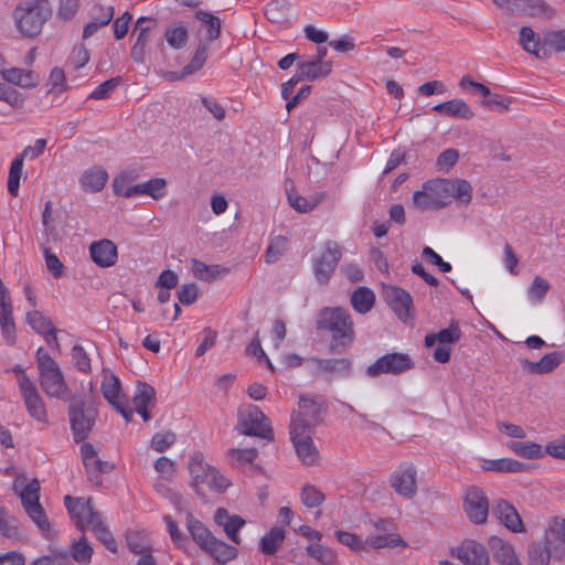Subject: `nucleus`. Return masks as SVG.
Listing matches in <instances>:
<instances>
[{
    "instance_id": "nucleus-1",
    "label": "nucleus",
    "mask_w": 565,
    "mask_h": 565,
    "mask_svg": "<svg viewBox=\"0 0 565 565\" xmlns=\"http://www.w3.org/2000/svg\"><path fill=\"white\" fill-rule=\"evenodd\" d=\"M64 502L68 513L72 519L75 520L76 526L79 530L84 531L86 527H89L95 533L96 539L107 550L113 553L117 552L116 540L104 524L100 514L93 510L90 499L85 500L83 498L66 495Z\"/></svg>"
},
{
    "instance_id": "nucleus-2",
    "label": "nucleus",
    "mask_w": 565,
    "mask_h": 565,
    "mask_svg": "<svg viewBox=\"0 0 565 565\" xmlns=\"http://www.w3.org/2000/svg\"><path fill=\"white\" fill-rule=\"evenodd\" d=\"M25 478H17L13 491L20 497L22 507L39 530L46 536L51 535V524L40 503V483L36 479L25 483Z\"/></svg>"
},
{
    "instance_id": "nucleus-3",
    "label": "nucleus",
    "mask_w": 565,
    "mask_h": 565,
    "mask_svg": "<svg viewBox=\"0 0 565 565\" xmlns=\"http://www.w3.org/2000/svg\"><path fill=\"white\" fill-rule=\"evenodd\" d=\"M51 13L49 0H28L17 6L13 15L19 31L33 36L41 32Z\"/></svg>"
},
{
    "instance_id": "nucleus-4",
    "label": "nucleus",
    "mask_w": 565,
    "mask_h": 565,
    "mask_svg": "<svg viewBox=\"0 0 565 565\" xmlns=\"http://www.w3.org/2000/svg\"><path fill=\"white\" fill-rule=\"evenodd\" d=\"M317 328L332 332L334 344L345 345L351 343L354 338L353 322L350 313L341 307L321 309L317 320Z\"/></svg>"
},
{
    "instance_id": "nucleus-5",
    "label": "nucleus",
    "mask_w": 565,
    "mask_h": 565,
    "mask_svg": "<svg viewBox=\"0 0 565 565\" xmlns=\"http://www.w3.org/2000/svg\"><path fill=\"white\" fill-rule=\"evenodd\" d=\"M189 471L192 477V488L198 494H203L205 489L224 492L230 486L228 480L215 468L206 463L203 455L200 452L191 456Z\"/></svg>"
},
{
    "instance_id": "nucleus-6",
    "label": "nucleus",
    "mask_w": 565,
    "mask_h": 565,
    "mask_svg": "<svg viewBox=\"0 0 565 565\" xmlns=\"http://www.w3.org/2000/svg\"><path fill=\"white\" fill-rule=\"evenodd\" d=\"M98 416L97 408L89 398L74 397L68 404V418L76 443L87 438Z\"/></svg>"
},
{
    "instance_id": "nucleus-7",
    "label": "nucleus",
    "mask_w": 565,
    "mask_h": 565,
    "mask_svg": "<svg viewBox=\"0 0 565 565\" xmlns=\"http://www.w3.org/2000/svg\"><path fill=\"white\" fill-rule=\"evenodd\" d=\"M36 362L42 390L49 396L64 398L68 387L57 363L42 348L36 351Z\"/></svg>"
},
{
    "instance_id": "nucleus-8",
    "label": "nucleus",
    "mask_w": 565,
    "mask_h": 565,
    "mask_svg": "<svg viewBox=\"0 0 565 565\" xmlns=\"http://www.w3.org/2000/svg\"><path fill=\"white\" fill-rule=\"evenodd\" d=\"M236 430L241 435L254 436L268 441L274 440L269 418L255 405H248L239 412Z\"/></svg>"
},
{
    "instance_id": "nucleus-9",
    "label": "nucleus",
    "mask_w": 565,
    "mask_h": 565,
    "mask_svg": "<svg viewBox=\"0 0 565 565\" xmlns=\"http://www.w3.org/2000/svg\"><path fill=\"white\" fill-rule=\"evenodd\" d=\"M322 422V401L319 397L301 395L298 408L291 415L290 430L313 433Z\"/></svg>"
},
{
    "instance_id": "nucleus-10",
    "label": "nucleus",
    "mask_w": 565,
    "mask_h": 565,
    "mask_svg": "<svg viewBox=\"0 0 565 565\" xmlns=\"http://www.w3.org/2000/svg\"><path fill=\"white\" fill-rule=\"evenodd\" d=\"M412 204L419 211L440 210L448 206L443 179L425 182L420 190L414 192Z\"/></svg>"
},
{
    "instance_id": "nucleus-11",
    "label": "nucleus",
    "mask_w": 565,
    "mask_h": 565,
    "mask_svg": "<svg viewBox=\"0 0 565 565\" xmlns=\"http://www.w3.org/2000/svg\"><path fill=\"white\" fill-rule=\"evenodd\" d=\"M460 338L461 331L458 323L451 322L448 328L440 330L438 333L427 334L425 337V345L431 348L438 343L439 345L434 350L433 356L439 363H447L451 354L449 344L457 343Z\"/></svg>"
},
{
    "instance_id": "nucleus-12",
    "label": "nucleus",
    "mask_w": 565,
    "mask_h": 565,
    "mask_svg": "<svg viewBox=\"0 0 565 565\" xmlns=\"http://www.w3.org/2000/svg\"><path fill=\"white\" fill-rule=\"evenodd\" d=\"M341 256L342 253L339 245L333 242H327L320 255L313 257V273L320 285L329 282Z\"/></svg>"
},
{
    "instance_id": "nucleus-13",
    "label": "nucleus",
    "mask_w": 565,
    "mask_h": 565,
    "mask_svg": "<svg viewBox=\"0 0 565 565\" xmlns=\"http://www.w3.org/2000/svg\"><path fill=\"white\" fill-rule=\"evenodd\" d=\"M19 388L29 415L40 423H47L45 404L28 375H20Z\"/></svg>"
},
{
    "instance_id": "nucleus-14",
    "label": "nucleus",
    "mask_w": 565,
    "mask_h": 565,
    "mask_svg": "<svg viewBox=\"0 0 565 565\" xmlns=\"http://www.w3.org/2000/svg\"><path fill=\"white\" fill-rule=\"evenodd\" d=\"M413 367V361L405 353H388L377 359L366 369V373L371 377L379 376L383 373L399 374Z\"/></svg>"
},
{
    "instance_id": "nucleus-15",
    "label": "nucleus",
    "mask_w": 565,
    "mask_h": 565,
    "mask_svg": "<svg viewBox=\"0 0 565 565\" xmlns=\"http://www.w3.org/2000/svg\"><path fill=\"white\" fill-rule=\"evenodd\" d=\"M463 509L471 522L483 524L489 513L486 493L477 487L468 488L465 493Z\"/></svg>"
},
{
    "instance_id": "nucleus-16",
    "label": "nucleus",
    "mask_w": 565,
    "mask_h": 565,
    "mask_svg": "<svg viewBox=\"0 0 565 565\" xmlns=\"http://www.w3.org/2000/svg\"><path fill=\"white\" fill-rule=\"evenodd\" d=\"M417 471L411 465L399 466L390 477V486L396 491L397 494L412 499L417 493Z\"/></svg>"
},
{
    "instance_id": "nucleus-17",
    "label": "nucleus",
    "mask_w": 565,
    "mask_h": 565,
    "mask_svg": "<svg viewBox=\"0 0 565 565\" xmlns=\"http://www.w3.org/2000/svg\"><path fill=\"white\" fill-rule=\"evenodd\" d=\"M312 434L309 431L290 430V438L297 456L306 466L316 465L319 460V451L313 444Z\"/></svg>"
},
{
    "instance_id": "nucleus-18",
    "label": "nucleus",
    "mask_w": 565,
    "mask_h": 565,
    "mask_svg": "<svg viewBox=\"0 0 565 565\" xmlns=\"http://www.w3.org/2000/svg\"><path fill=\"white\" fill-rule=\"evenodd\" d=\"M383 298L399 319L409 317L413 299L406 290L396 286H384Z\"/></svg>"
},
{
    "instance_id": "nucleus-19",
    "label": "nucleus",
    "mask_w": 565,
    "mask_h": 565,
    "mask_svg": "<svg viewBox=\"0 0 565 565\" xmlns=\"http://www.w3.org/2000/svg\"><path fill=\"white\" fill-rule=\"evenodd\" d=\"M444 189L447 195V205L454 199L459 205L468 206L472 200V185L465 179H443Z\"/></svg>"
},
{
    "instance_id": "nucleus-20",
    "label": "nucleus",
    "mask_w": 565,
    "mask_h": 565,
    "mask_svg": "<svg viewBox=\"0 0 565 565\" xmlns=\"http://www.w3.org/2000/svg\"><path fill=\"white\" fill-rule=\"evenodd\" d=\"M457 557L465 565H489L484 546L473 540H466L457 548Z\"/></svg>"
},
{
    "instance_id": "nucleus-21",
    "label": "nucleus",
    "mask_w": 565,
    "mask_h": 565,
    "mask_svg": "<svg viewBox=\"0 0 565 565\" xmlns=\"http://www.w3.org/2000/svg\"><path fill=\"white\" fill-rule=\"evenodd\" d=\"M93 262L99 267H110L117 262V246L107 238L94 242L89 246Z\"/></svg>"
},
{
    "instance_id": "nucleus-22",
    "label": "nucleus",
    "mask_w": 565,
    "mask_h": 565,
    "mask_svg": "<svg viewBox=\"0 0 565 565\" xmlns=\"http://www.w3.org/2000/svg\"><path fill=\"white\" fill-rule=\"evenodd\" d=\"M215 523L223 527L226 536L235 544H241L242 539L238 534L239 530L245 525L246 521L239 515H231L224 508H218L214 513Z\"/></svg>"
},
{
    "instance_id": "nucleus-23",
    "label": "nucleus",
    "mask_w": 565,
    "mask_h": 565,
    "mask_svg": "<svg viewBox=\"0 0 565 565\" xmlns=\"http://www.w3.org/2000/svg\"><path fill=\"white\" fill-rule=\"evenodd\" d=\"M81 456L87 475L90 480L96 473H108L113 471L114 465L103 461L90 443H84L81 447Z\"/></svg>"
},
{
    "instance_id": "nucleus-24",
    "label": "nucleus",
    "mask_w": 565,
    "mask_h": 565,
    "mask_svg": "<svg viewBox=\"0 0 565 565\" xmlns=\"http://www.w3.org/2000/svg\"><path fill=\"white\" fill-rule=\"evenodd\" d=\"M492 513L510 531L514 533H521L524 531V526L518 511L508 501L502 499L498 500Z\"/></svg>"
},
{
    "instance_id": "nucleus-25",
    "label": "nucleus",
    "mask_w": 565,
    "mask_h": 565,
    "mask_svg": "<svg viewBox=\"0 0 565 565\" xmlns=\"http://www.w3.org/2000/svg\"><path fill=\"white\" fill-rule=\"evenodd\" d=\"M565 360V353L563 352H551L542 356L537 362H531L523 360L522 365L525 370L534 374H546L554 371Z\"/></svg>"
},
{
    "instance_id": "nucleus-26",
    "label": "nucleus",
    "mask_w": 565,
    "mask_h": 565,
    "mask_svg": "<svg viewBox=\"0 0 565 565\" xmlns=\"http://www.w3.org/2000/svg\"><path fill=\"white\" fill-rule=\"evenodd\" d=\"M332 71L331 61H303L298 64V73L303 81H316L327 77Z\"/></svg>"
},
{
    "instance_id": "nucleus-27",
    "label": "nucleus",
    "mask_w": 565,
    "mask_h": 565,
    "mask_svg": "<svg viewBox=\"0 0 565 565\" xmlns=\"http://www.w3.org/2000/svg\"><path fill=\"white\" fill-rule=\"evenodd\" d=\"M433 110L444 116L462 119H471L475 116L470 106L465 100L458 98L437 104L433 107Z\"/></svg>"
},
{
    "instance_id": "nucleus-28",
    "label": "nucleus",
    "mask_w": 565,
    "mask_h": 565,
    "mask_svg": "<svg viewBox=\"0 0 565 565\" xmlns=\"http://www.w3.org/2000/svg\"><path fill=\"white\" fill-rule=\"evenodd\" d=\"M493 558L500 565H521L513 547L498 536H491L489 540Z\"/></svg>"
},
{
    "instance_id": "nucleus-29",
    "label": "nucleus",
    "mask_w": 565,
    "mask_h": 565,
    "mask_svg": "<svg viewBox=\"0 0 565 565\" xmlns=\"http://www.w3.org/2000/svg\"><path fill=\"white\" fill-rule=\"evenodd\" d=\"M167 180L163 178H153L147 182L132 185V191L129 193L134 196L148 195L153 200H160L166 195Z\"/></svg>"
},
{
    "instance_id": "nucleus-30",
    "label": "nucleus",
    "mask_w": 565,
    "mask_h": 565,
    "mask_svg": "<svg viewBox=\"0 0 565 565\" xmlns=\"http://www.w3.org/2000/svg\"><path fill=\"white\" fill-rule=\"evenodd\" d=\"M519 44L525 52L537 58L546 57V51L541 45L540 35L530 26H522L520 29Z\"/></svg>"
},
{
    "instance_id": "nucleus-31",
    "label": "nucleus",
    "mask_w": 565,
    "mask_h": 565,
    "mask_svg": "<svg viewBox=\"0 0 565 565\" xmlns=\"http://www.w3.org/2000/svg\"><path fill=\"white\" fill-rule=\"evenodd\" d=\"M367 548H392L396 546H406V542L396 533H371L365 537Z\"/></svg>"
},
{
    "instance_id": "nucleus-32",
    "label": "nucleus",
    "mask_w": 565,
    "mask_h": 565,
    "mask_svg": "<svg viewBox=\"0 0 565 565\" xmlns=\"http://www.w3.org/2000/svg\"><path fill=\"white\" fill-rule=\"evenodd\" d=\"M108 180L107 172L102 168L86 170L81 177L82 189L86 192H99Z\"/></svg>"
},
{
    "instance_id": "nucleus-33",
    "label": "nucleus",
    "mask_w": 565,
    "mask_h": 565,
    "mask_svg": "<svg viewBox=\"0 0 565 565\" xmlns=\"http://www.w3.org/2000/svg\"><path fill=\"white\" fill-rule=\"evenodd\" d=\"M216 562L225 564L237 556V548L225 543L224 541L217 540L215 536L204 548Z\"/></svg>"
},
{
    "instance_id": "nucleus-34",
    "label": "nucleus",
    "mask_w": 565,
    "mask_h": 565,
    "mask_svg": "<svg viewBox=\"0 0 565 565\" xmlns=\"http://www.w3.org/2000/svg\"><path fill=\"white\" fill-rule=\"evenodd\" d=\"M2 77L14 85L21 87H35L39 84V76L33 71L22 68H9L2 72Z\"/></svg>"
},
{
    "instance_id": "nucleus-35",
    "label": "nucleus",
    "mask_w": 565,
    "mask_h": 565,
    "mask_svg": "<svg viewBox=\"0 0 565 565\" xmlns=\"http://www.w3.org/2000/svg\"><path fill=\"white\" fill-rule=\"evenodd\" d=\"M350 302L352 308L361 313L365 315L372 310L375 303V295L374 292L367 288V287H359L355 289L351 297Z\"/></svg>"
},
{
    "instance_id": "nucleus-36",
    "label": "nucleus",
    "mask_w": 565,
    "mask_h": 565,
    "mask_svg": "<svg viewBox=\"0 0 565 565\" xmlns=\"http://www.w3.org/2000/svg\"><path fill=\"white\" fill-rule=\"evenodd\" d=\"M186 527L193 541L202 550L207 547V544H210L214 537V535L203 525V523L196 520L191 513L186 514Z\"/></svg>"
},
{
    "instance_id": "nucleus-37",
    "label": "nucleus",
    "mask_w": 565,
    "mask_h": 565,
    "mask_svg": "<svg viewBox=\"0 0 565 565\" xmlns=\"http://www.w3.org/2000/svg\"><path fill=\"white\" fill-rule=\"evenodd\" d=\"M0 327L6 340L12 343L15 338V324L11 299L0 301Z\"/></svg>"
},
{
    "instance_id": "nucleus-38",
    "label": "nucleus",
    "mask_w": 565,
    "mask_h": 565,
    "mask_svg": "<svg viewBox=\"0 0 565 565\" xmlns=\"http://www.w3.org/2000/svg\"><path fill=\"white\" fill-rule=\"evenodd\" d=\"M28 323L34 331L42 335H52L54 343L58 345L56 330L52 321L40 311H31L26 315Z\"/></svg>"
},
{
    "instance_id": "nucleus-39",
    "label": "nucleus",
    "mask_w": 565,
    "mask_h": 565,
    "mask_svg": "<svg viewBox=\"0 0 565 565\" xmlns=\"http://www.w3.org/2000/svg\"><path fill=\"white\" fill-rule=\"evenodd\" d=\"M513 6L531 17L545 15L552 18L554 15V10L542 0H513Z\"/></svg>"
},
{
    "instance_id": "nucleus-40",
    "label": "nucleus",
    "mask_w": 565,
    "mask_h": 565,
    "mask_svg": "<svg viewBox=\"0 0 565 565\" xmlns=\"http://www.w3.org/2000/svg\"><path fill=\"white\" fill-rule=\"evenodd\" d=\"M316 362L318 370L324 374L345 376L351 371V361L348 359H326Z\"/></svg>"
},
{
    "instance_id": "nucleus-41",
    "label": "nucleus",
    "mask_w": 565,
    "mask_h": 565,
    "mask_svg": "<svg viewBox=\"0 0 565 565\" xmlns=\"http://www.w3.org/2000/svg\"><path fill=\"white\" fill-rule=\"evenodd\" d=\"M508 447L512 452L525 459H540L544 456L542 446L534 441H510Z\"/></svg>"
},
{
    "instance_id": "nucleus-42",
    "label": "nucleus",
    "mask_w": 565,
    "mask_h": 565,
    "mask_svg": "<svg viewBox=\"0 0 565 565\" xmlns=\"http://www.w3.org/2000/svg\"><path fill=\"white\" fill-rule=\"evenodd\" d=\"M192 271L198 279L211 281L225 274L227 269L217 264L206 265L201 260L192 259Z\"/></svg>"
},
{
    "instance_id": "nucleus-43",
    "label": "nucleus",
    "mask_w": 565,
    "mask_h": 565,
    "mask_svg": "<svg viewBox=\"0 0 565 565\" xmlns=\"http://www.w3.org/2000/svg\"><path fill=\"white\" fill-rule=\"evenodd\" d=\"M306 552L308 556L317 561L321 565H334L337 563V553L329 546L321 543H310Z\"/></svg>"
},
{
    "instance_id": "nucleus-44",
    "label": "nucleus",
    "mask_w": 565,
    "mask_h": 565,
    "mask_svg": "<svg viewBox=\"0 0 565 565\" xmlns=\"http://www.w3.org/2000/svg\"><path fill=\"white\" fill-rule=\"evenodd\" d=\"M323 198V193H317L311 199L308 200L299 195L294 190L288 191V202L299 213H307L312 211L320 204Z\"/></svg>"
},
{
    "instance_id": "nucleus-45",
    "label": "nucleus",
    "mask_w": 565,
    "mask_h": 565,
    "mask_svg": "<svg viewBox=\"0 0 565 565\" xmlns=\"http://www.w3.org/2000/svg\"><path fill=\"white\" fill-rule=\"evenodd\" d=\"M285 540V530L281 527H273L266 533L259 543V548L265 555H274Z\"/></svg>"
},
{
    "instance_id": "nucleus-46",
    "label": "nucleus",
    "mask_w": 565,
    "mask_h": 565,
    "mask_svg": "<svg viewBox=\"0 0 565 565\" xmlns=\"http://www.w3.org/2000/svg\"><path fill=\"white\" fill-rule=\"evenodd\" d=\"M195 18L201 21L202 26L206 30L204 42L209 43L220 38L221 20L217 17L206 11H198Z\"/></svg>"
},
{
    "instance_id": "nucleus-47",
    "label": "nucleus",
    "mask_w": 565,
    "mask_h": 565,
    "mask_svg": "<svg viewBox=\"0 0 565 565\" xmlns=\"http://www.w3.org/2000/svg\"><path fill=\"white\" fill-rule=\"evenodd\" d=\"M551 540L533 543L529 547V565H548L552 553L550 550Z\"/></svg>"
},
{
    "instance_id": "nucleus-48",
    "label": "nucleus",
    "mask_w": 565,
    "mask_h": 565,
    "mask_svg": "<svg viewBox=\"0 0 565 565\" xmlns=\"http://www.w3.org/2000/svg\"><path fill=\"white\" fill-rule=\"evenodd\" d=\"M126 540L127 545L132 553L140 555V557L150 554V540L146 533L137 531L128 532Z\"/></svg>"
},
{
    "instance_id": "nucleus-49",
    "label": "nucleus",
    "mask_w": 565,
    "mask_h": 565,
    "mask_svg": "<svg viewBox=\"0 0 565 565\" xmlns=\"http://www.w3.org/2000/svg\"><path fill=\"white\" fill-rule=\"evenodd\" d=\"M102 392L104 397L111 404L122 399L120 395V383L114 374L105 375L102 382Z\"/></svg>"
},
{
    "instance_id": "nucleus-50",
    "label": "nucleus",
    "mask_w": 565,
    "mask_h": 565,
    "mask_svg": "<svg viewBox=\"0 0 565 565\" xmlns=\"http://www.w3.org/2000/svg\"><path fill=\"white\" fill-rule=\"evenodd\" d=\"M324 494L323 492L318 489L316 486L312 484H305L300 492V500L301 503L309 508H318L324 502Z\"/></svg>"
},
{
    "instance_id": "nucleus-51",
    "label": "nucleus",
    "mask_w": 565,
    "mask_h": 565,
    "mask_svg": "<svg viewBox=\"0 0 565 565\" xmlns=\"http://www.w3.org/2000/svg\"><path fill=\"white\" fill-rule=\"evenodd\" d=\"M93 547L88 543L85 535H83L77 542L72 544V557L79 564H87L92 559Z\"/></svg>"
},
{
    "instance_id": "nucleus-52",
    "label": "nucleus",
    "mask_w": 565,
    "mask_h": 565,
    "mask_svg": "<svg viewBox=\"0 0 565 565\" xmlns=\"http://www.w3.org/2000/svg\"><path fill=\"white\" fill-rule=\"evenodd\" d=\"M529 468V465L518 461L515 459H500L494 460L486 467L487 470H493L499 472H524Z\"/></svg>"
},
{
    "instance_id": "nucleus-53",
    "label": "nucleus",
    "mask_w": 565,
    "mask_h": 565,
    "mask_svg": "<svg viewBox=\"0 0 565 565\" xmlns=\"http://www.w3.org/2000/svg\"><path fill=\"white\" fill-rule=\"evenodd\" d=\"M156 391L147 383H139L137 386V393L132 398L135 408H148V406L154 401Z\"/></svg>"
},
{
    "instance_id": "nucleus-54",
    "label": "nucleus",
    "mask_w": 565,
    "mask_h": 565,
    "mask_svg": "<svg viewBox=\"0 0 565 565\" xmlns=\"http://www.w3.org/2000/svg\"><path fill=\"white\" fill-rule=\"evenodd\" d=\"M22 171L23 161H21V158L15 157L11 162L8 177V191L13 196L18 195Z\"/></svg>"
},
{
    "instance_id": "nucleus-55",
    "label": "nucleus",
    "mask_w": 565,
    "mask_h": 565,
    "mask_svg": "<svg viewBox=\"0 0 565 565\" xmlns=\"http://www.w3.org/2000/svg\"><path fill=\"white\" fill-rule=\"evenodd\" d=\"M209 43L200 41L191 62L183 67V73L189 75L202 68L207 58Z\"/></svg>"
},
{
    "instance_id": "nucleus-56",
    "label": "nucleus",
    "mask_w": 565,
    "mask_h": 565,
    "mask_svg": "<svg viewBox=\"0 0 565 565\" xmlns=\"http://www.w3.org/2000/svg\"><path fill=\"white\" fill-rule=\"evenodd\" d=\"M164 38L171 47L182 49L188 41V29L184 25L168 28Z\"/></svg>"
},
{
    "instance_id": "nucleus-57",
    "label": "nucleus",
    "mask_w": 565,
    "mask_h": 565,
    "mask_svg": "<svg viewBox=\"0 0 565 565\" xmlns=\"http://www.w3.org/2000/svg\"><path fill=\"white\" fill-rule=\"evenodd\" d=\"M0 533L6 537L17 540L23 536V531L19 527L18 522L14 519L8 518L2 508L0 513Z\"/></svg>"
},
{
    "instance_id": "nucleus-58",
    "label": "nucleus",
    "mask_w": 565,
    "mask_h": 565,
    "mask_svg": "<svg viewBox=\"0 0 565 565\" xmlns=\"http://www.w3.org/2000/svg\"><path fill=\"white\" fill-rule=\"evenodd\" d=\"M0 100L6 102L14 109H21L24 105V96L17 89L6 84H0Z\"/></svg>"
},
{
    "instance_id": "nucleus-59",
    "label": "nucleus",
    "mask_w": 565,
    "mask_h": 565,
    "mask_svg": "<svg viewBox=\"0 0 565 565\" xmlns=\"http://www.w3.org/2000/svg\"><path fill=\"white\" fill-rule=\"evenodd\" d=\"M544 45L550 46L556 52L565 53V29L547 30L543 34Z\"/></svg>"
},
{
    "instance_id": "nucleus-60",
    "label": "nucleus",
    "mask_w": 565,
    "mask_h": 565,
    "mask_svg": "<svg viewBox=\"0 0 565 565\" xmlns=\"http://www.w3.org/2000/svg\"><path fill=\"white\" fill-rule=\"evenodd\" d=\"M288 242L287 238L284 236H276L271 243L269 244L266 254L265 259L266 263L271 264L277 262L284 253L287 250Z\"/></svg>"
},
{
    "instance_id": "nucleus-61",
    "label": "nucleus",
    "mask_w": 565,
    "mask_h": 565,
    "mask_svg": "<svg viewBox=\"0 0 565 565\" xmlns=\"http://www.w3.org/2000/svg\"><path fill=\"white\" fill-rule=\"evenodd\" d=\"M548 290V281L541 276H535L529 287L527 295L532 301L540 302L544 299Z\"/></svg>"
},
{
    "instance_id": "nucleus-62",
    "label": "nucleus",
    "mask_w": 565,
    "mask_h": 565,
    "mask_svg": "<svg viewBox=\"0 0 565 565\" xmlns=\"http://www.w3.org/2000/svg\"><path fill=\"white\" fill-rule=\"evenodd\" d=\"M335 536L338 541L351 548L354 552L366 551V542L362 540L354 533L345 532V531H337Z\"/></svg>"
},
{
    "instance_id": "nucleus-63",
    "label": "nucleus",
    "mask_w": 565,
    "mask_h": 565,
    "mask_svg": "<svg viewBox=\"0 0 565 565\" xmlns=\"http://www.w3.org/2000/svg\"><path fill=\"white\" fill-rule=\"evenodd\" d=\"M175 434L170 430L159 431L152 436L151 448L163 452L175 443Z\"/></svg>"
},
{
    "instance_id": "nucleus-64",
    "label": "nucleus",
    "mask_w": 565,
    "mask_h": 565,
    "mask_svg": "<svg viewBox=\"0 0 565 565\" xmlns=\"http://www.w3.org/2000/svg\"><path fill=\"white\" fill-rule=\"evenodd\" d=\"M258 451L256 448H232L227 451V457L232 461V463H250L257 457Z\"/></svg>"
}]
</instances>
